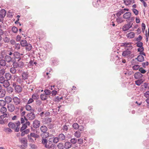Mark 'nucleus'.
<instances>
[{
  "mask_svg": "<svg viewBox=\"0 0 149 149\" xmlns=\"http://www.w3.org/2000/svg\"><path fill=\"white\" fill-rule=\"evenodd\" d=\"M26 116L29 120H33L36 117L35 114L33 112L28 113Z\"/></svg>",
  "mask_w": 149,
  "mask_h": 149,
  "instance_id": "obj_9",
  "label": "nucleus"
},
{
  "mask_svg": "<svg viewBox=\"0 0 149 149\" xmlns=\"http://www.w3.org/2000/svg\"><path fill=\"white\" fill-rule=\"evenodd\" d=\"M20 44L22 46L25 47L26 46L28 43L26 40H24L21 41Z\"/></svg>",
  "mask_w": 149,
  "mask_h": 149,
  "instance_id": "obj_31",
  "label": "nucleus"
},
{
  "mask_svg": "<svg viewBox=\"0 0 149 149\" xmlns=\"http://www.w3.org/2000/svg\"><path fill=\"white\" fill-rule=\"evenodd\" d=\"M6 62L4 59H0V65L2 67H4L6 66Z\"/></svg>",
  "mask_w": 149,
  "mask_h": 149,
  "instance_id": "obj_25",
  "label": "nucleus"
},
{
  "mask_svg": "<svg viewBox=\"0 0 149 149\" xmlns=\"http://www.w3.org/2000/svg\"><path fill=\"white\" fill-rule=\"evenodd\" d=\"M6 104V102L5 101L3 100H0V105L1 106H3L5 105Z\"/></svg>",
  "mask_w": 149,
  "mask_h": 149,
  "instance_id": "obj_60",
  "label": "nucleus"
},
{
  "mask_svg": "<svg viewBox=\"0 0 149 149\" xmlns=\"http://www.w3.org/2000/svg\"><path fill=\"white\" fill-rule=\"evenodd\" d=\"M40 97L42 100L44 101L47 99L48 96L45 94H41L40 95Z\"/></svg>",
  "mask_w": 149,
  "mask_h": 149,
  "instance_id": "obj_28",
  "label": "nucleus"
},
{
  "mask_svg": "<svg viewBox=\"0 0 149 149\" xmlns=\"http://www.w3.org/2000/svg\"><path fill=\"white\" fill-rule=\"evenodd\" d=\"M124 3L126 5H128L131 3L132 1L131 0H125Z\"/></svg>",
  "mask_w": 149,
  "mask_h": 149,
  "instance_id": "obj_53",
  "label": "nucleus"
},
{
  "mask_svg": "<svg viewBox=\"0 0 149 149\" xmlns=\"http://www.w3.org/2000/svg\"><path fill=\"white\" fill-rule=\"evenodd\" d=\"M40 130L42 132L45 133L48 130L47 127L45 125H43L40 127Z\"/></svg>",
  "mask_w": 149,
  "mask_h": 149,
  "instance_id": "obj_16",
  "label": "nucleus"
},
{
  "mask_svg": "<svg viewBox=\"0 0 149 149\" xmlns=\"http://www.w3.org/2000/svg\"><path fill=\"white\" fill-rule=\"evenodd\" d=\"M134 19V17H132L130 18L129 19V20H126V21L127 22L130 23H131L132 22Z\"/></svg>",
  "mask_w": 149,
  "mask_h": 149,
  "instance_id": "obj_52",
  "label": "nucleus"
},
{
  "mask_svg": "<svg viewBox=\"0 0 149 149\" xmlns=\"http://www.w3.org/2000/svg\"><path fill=\"white\" fill-rule=\"evenodd\" d=\"M12 98L10 96H6L5 98V100L6 103L9 104L11 102Z\"/></svg>",
  "mask_w": 149,
  "mask_h": 149,
  "instance_id": "obj_26",
  "label": "nucleus"
},
{
  "mask_svg": "<svg viewBox=\"0 0 149 149\" xmlns=\"http://www.w3.org/2000/svg\"><path fill=\"white\" fill-rule=\"evenodd\" d=\"M15 49H19L20 48V44L19 43H15Z\"/></svg>",
  "mask_w": 149,
  "mask_h": 149,
  "instance_id": "obj_61",
  "label": "nucleus"
},
{
  "mask_svg": "<svg viewBox=\"0 0 149 149\" xmlns=\"http://www.w3.org/2000/svg\"><path fill=\"white\" fill-rule=\"evenodd\" d=\"M19 141L22 144L24 147H26L27 146V140L26 138H23L19 139Z\"/></svg>",
  "mask_w": 149,
  "mask_h": 149,
  "instance_id": "obj_3",
  "label": "nucleus"
},
{
  "mask_svg": "<svg viewBox=\"0 0 149 149\" xmlns=\"http://www.w3.org/2000/svg\"><path fill=\"white\" fill-rule=\"evenodd\" d=\"M26 110L27 111H30L31 110V107L30 105H28L27 104H26L25 107Z\"/></svg>",
  "mask_w": 149,
  "mask_h": 149,
  "instance_id": "obj_59",
  "label": "nucleus"
},
{
  "mask_svg": "<svg viewBox=\"0 0 149 149\" xmlns=\"http://www.w3.org/2000/svg\"><path fill=\"white\" fill-rule=\"evenodd\" d=\"M143 82L142 79H138L135 81L136 84L138 86H139Z\"/></svg>",
  "mask_w": 149,
  "mask_h": 149,
  "instance_id": "obj_33",
  "label": "nucleus"
},
{
  "mask_svg": "<svg viewBox=\"0 0 149 149\" xmlns=\"http://www.w3.org/2000/svg\"><path fill=\"white\" fill-rule=\"evenodd\" d=\"M26 50L28 51H30L32 48V46L30 44H28L26 46Z\"/></svg>",
  "mask_w": 149,
  "mask_h": 149,
  "instance_id": "obj_41",
  "label": "nucleus"
},
{
  "mask_svg": "<svg viewBox=\"0 0 149 149\" xmlns=\"http://www.w3.org/2000/svg\"><path fill=\"white\" fill-rule=\"evenodd\" d=\"M14 90L11 87H8L7 88V91L9 93H11Z\"/></svg>",
  "mask_w": 149,
  "mask_h": 149,
  "instance_id": "obj_37",
  "label": "nucleus"
},
{
  "mask_svg": "<svg viewBox=\"0 0 149 149\" xmlns=\"http://www.w3.org/2000/svg\"><path fill=\"white\" fill-rule=\"evenodd\" d=\"M13 55L15 59H18L17 61H19L21 59L20 54L18 52H15L13 53Z\"/></svg>",
  "mask_w": 149,
  "mask_h": 149,
  "instance_id": "obj_11",
  "label": "nucleus"
},
{
  "mask_svg": "<svg viewBox=\"0 0 149 149\" xmlns=\"http://www.w3.org/2000/svg\"><path fill=\"white\" fill-rule=\"evenodd\" d=\"M52 119L51 118L46 117L42 120V122L45 124H48L52 122Z\"/></svg>",
  "mask_w": 149,
  "mask_h": 149,
  "instance_id": "obj_7",
  "label": "nucleus"
},
{
  "mask_svg": "<svg viewBox=\"0 0 149 149\" xmlns=\"http://www.w3.org/2000/svg\"><path fill=\"white\" fill-rule=\"evenodd\" d=\"M140 68V66L138 65H135L132 67V69L134 70H137Z\"/></svg>",
  "mask_w": 149,
  "mask_h": 149,
  "instance_id": "obj_49",
  "label": "nucleus"
},
{
  "mask_svg": "<svg viewBox=\"0 0 149 149\" xmlns=\"http://www.w3.org/2000/svg\"><path fill=\"white\" fill-rule=\"evenodd\" d=\"M125 12V11H124L122 9H121L119 10L118 13H116V15L117 17H119L121 14H123Z\"/></svg>",
  "mask_w": 149,
  "mask_h": 149,
  "instance_id": "obj_39",
  "label": "nucleus"
},
{
  "mask_svg": "<svg viewBox=\"0 0 149 149\" xmlns=\"http://www.w3.org/2000/svg\"><path fill=\"white\" fill-rule=\"evenodd\" d=\"M132 26V24L128 23V24L124 25L123 27V30L124 31H126L131 28Z\"/></svg>",
  "mask_w": 149,
  "mask_h": 149,
  "instance_id": "obj_5",
  "label": "nucleus"
},
{
  "mask_svg": "<svg viewBox=\"0 0 149 149\" xmlns=\"http://www.w3.org/2000/svg\"><path fill=\"white\" fill-rule=\"evenodd\" d=\"M69 126V125H67L66 124L63 125L62 128L61 130L63 132L65 133L68 131Z\"/></svg>",
  "mask_w": 149,
  "mask_h": 149,
  "instance_id": "obj_18",
  "label": "nucleus"
},
{
  "mask_svg": "<svg viewBox=\"0 0 149 149\" xmlns=\"http://www.w3.org/2000/svg\"><path fill=\"white\" fill-rule=\"evenodd\" d=\"M79 125L77 123H74L72 125V127L75 130L78 129L79 127Z\"/></svg>",
  "mask_w": 149,
  "mask_h": 149,
  "instance_id": "obj_42",
  "label": "nucleus"
},
{
  "mask_svg": "<svg viewBox=\"0 0 149 149\" xmlns=\"http://www.w3.org/2000/svg\"><path fill=\"white\" fill-rule=\"evenodd\" d=\"M12 62H13V65L14 68H17L19 67V65H18V63H17L15 61H12Z\"/></svg>",
  "mask_w": 149,
  "mask_h": 149,
  "instance_id": "obj_38",
  "label": "nucleus"
},
{
  "mask_svg": "<svg viewBox=\"0 0 149 149\" xmlns=\"http://www.w3.org/2000/svg\"><path fill=\"white\" fill-rule=\"evenodd\" d=\"M32 97L34 100H37L39 98V96L37 94L34 93L32 95Z\"/></svg>",
  "mask_w": 149,
  "mask_h": 149,
  "instance_id": "obj_44",
  "label": "nucleus"
},
{
  "mask_svg": "<svg viewBox=\"0 0 149 149\" xmlns=\"http://www.w3.org/2000/svg\"><path fill=\"white\" fill-rule=\"evenodd\" d=\"M8 81V80L6 79L2 84H3V86L5 88H7L10 85V84Z\"/></svg>",
  "mask_w": 149,
  "mask_h": 149,
  "instance_id": "obj_19",
  "label": "nucleus"
},
{
  "mask_svg": "<svg viewBox=\"0 0 149 149\" xmlns=\"http://www.w3.org/2000/svg\"><path fill=\"white\" fill-rule=\"evenodd\" d=\"M134 76L136 79H139L142 77L143 75L140 72H138L134 74Z\"/></svg>",
  "mask_w": 149,
  "mask_h": 149,
  "instance_id": "obj_15",
  "label": "nucleus"
},
{
  "mask_svg": "<svg viewBox=\"0 0 149 149\" xmlns=\"http://www.w3.org/2000/svg\"><path fill=\"white\" fill-rule=\"evenodd\" d=\"M5 77L6 80H10L12 79V75L9 72L6 73L5 74Z\"/></svg>",
  "mask_w": 149,
  "mask_h": 149,
  "instance_id": "obj_22",
  "label": "nucleus"
},
{
  "mask_svg": "<svg viewBox=\"0 0 149 149\" xmlns=\"http://www.w3.org/2000/svg\"><path fill=\"white\" fill-rule=\"evenodd\" d=\"M40 123L37 120H35L33 121V126L35 128H38L40 126Z\"/></svg>",
  "mask_w": 149,
  "mask_h": 149,
  "instance_id": "obj_4",
  "label": "nucleus"
},
{
  "mask_svg": "<svg viewBox=\"0 0 149 149\" xmlns=\"http://www.w3.org/2000/svg\"><path fill=\"white\" fill-rule=\"evenodd\" d=\"M56 146L54 144H52L50 146L49 149H56Z\"/></svg>",
  "mask_w": 149,
  "mask_h": 149,
  "instance_id": "obj_58",
  "label": "nucleus"
},
{
  "mask_svg": "<svg viewBox=\"0 0 149 149\" xmlns=\"http://www.w3.org/2000/svg\"><path fill=\"white\" fill-rule=\"evenodd\" d=\"M29 76V73L28 72H23L22 74V79H21L20 78H18V80L19 79L20 81H22V79L24 80L27 79L28 77Z\"/></svg>",
  "mask_w": 149,
  "mask_h": 149,
  "instance_id": "obj_2",
  "label": "nucleus"
},
{
  "mask_svg": "<svg viewBox=\"0 0 149 149\" xmlns=\"http://www.w3.org/2000/svg\"><path fill=\"white\" fill-rule=\"evenodd\" d=\"M138 61L140 62H142L144 61V57L143 56L141 55H139L137 57Z\"/></svg>",
  "mask_w": 149,
  "mask_h": 149,
  "instance_id": "obj_24",
  "label": "nucleus"
},
{
  "mask_svg": "<svg viewBox=\"0 0 149 149\" xmlns=\"http://www.w3.org/2000/svg\"><path fill=\"white\" fill-rule=\"evenodd\" d=\"M13 86L14 87L15 91L16 93H19L22 92V88L20 86L16 85L15 83H13Z\"/></svg>",
  "mask_w": 149,
  "mask_h": 149,
  "instance_id": "obj_1",
  "label": "nucleus"
},
{
  "mask_svg": "<svg viewBox=\"0 0 149 149\" xmlns=\"http://www.w3.org/2000/svg\"><path fill=\"white\" fill-rule=\"evenodd\" d=\"M77 142V139L76 138H72L70 140V142L71 143V144H75Z\"/></svg>",
  "mask_w": 149,
  "mask_h": 149,
  "instance_id": "obj_34",
  "label": "nucleus"
},
{
  "mask_svg": "<svg viewBox=\"0 0 149 149\" xmlns=\"http://www.w3.org/2000/svg\"><path fill=\"white\" fill-rule=\"evenodd\" d=\"M58 138L60 141H65V139L66 136L63 133L59 134L58 136Z\"/></svg>",
  "mask_w": 149,
  "mask_h": 149,
  "instance_id": "obj_8",
  "label": "nucleus"
},
{
  "mask_svg": "<svg viewBox=\"0 0 149 149\" xmlns=\"http://www.w3.org/2000/svg\"><path fill=\"white\" fill-rule=\"evenodd\" d=\"M4 42L5 43H8L10 42V38L7 37H6L3 38Z\"/></svg>",
  "mask_w": 149,
  "mask_h": 149,
  "instance_id": "obj_47",
  "label": "nucleus"
},
{
  "mask_svg": "<svg viewBox=\"0 0 149 149\" xmlns=\"http://www.w3.org/2000/svg\"><path fill=\"white\" fill-rule=\"evenodd\" d=\"M139 70L141 72V73L142 74L145 73L146 72V70L143 69V68L141 67L139 69Z\"/></svg>",
  "mask_w": 149,
  "mask_h": 149,
  "instance_id": "obj_50",
  "label": "nucleus"
},
{
  "mask_svg": "<svg viewBox=\"0 0 149 149\" xmlns=\"http://www.w3.org/2000/svg\"><path fill=\"white\" fill-rule=\"evenodd\" d=\"M125 47H129V49H131L133 48V47L131 45V43L125 42Z\"/></svg>",
  "mask_w": 149,
  "mask_h": 149,
  "instance_id": "obj_29",
  "label": "nucleus"
},
{
  "mask_svg": "<svg viewBox=\"0 0 149 149\" xmlns=\"http://www.w3.org/2000/svg\"><path fill=\"white\" fill-rule=\"evenodd\" d=\"M7 111V109L6 107H2L1 108L0 112L2 113H6Z\"/></svg>",
  "mask_w": 149,
  "mask_h": 149,
  "instance_id": "obj_35",
  "label": "nucleus"
},
{
  "mask_svg": "<svg viewBox=\"0 0 149 149\" xmlns=\"http://www.w3.org/2000/svg\"><path fill=\"white\" fill-rule=\"evenodd\" d=\"M7 108L8 110L11 112L14 111L15 109V107L14 105L11 104H8L7 106Z\"/></svg>",
  "mask_w": 149,
  "mask_h": 149,
  "instance_id": "obj_10",
  "label": "nucleus"
},
{
  "mask_svg": "<svg viewBox=\"0 0 149 149\" xmlns=\"http://www.w3.org/2000/svg\"><path fill=\"white\" fill-rule=\"evenodd\" d=\"M81 133L78 130L75 132L74 135L77 138H79L81 136Z\"/></svg>",
  "mask_w": 149,
  "mask_h": 149,
  "instance_id": "obj_32",
  "label": "nucleus"
},
{
  "mask_svg": "<svg viewBox=\"0 0 149 149\" xmlns=\"http://www.w3.org/2000/svg\"><path fill=\"white\" fill-rule=\"evenodd\" d=\"M131 16V13L130 12H127L125 13L123 15V18L125 19L129 20Z\"/></svg>",
  "mask_w": 149,
  "mask_h": 149,
  "instance_id": "obj_13",
  "label": "nucleus"
},
{
  "mask_svg": "<svg viewBox=\"0 0 149 149\" xmlns=\"http://www.w3.org/2000/svg\"><path fill=\"white\" fill-rule=\"evenodd\" d=\"M6 13V11L4 9H1L0 11V14H1L4 17L5 16Z\"/></svg>",
  "mask_w": 149,
  "mask_h": 149,
  "instance_id": "obj_43",
  "label": "nucleus"
},
{
  "mask_svg": "<svg viewBox=\"0 0 149 149\" xmlns=\"http://www.w3.org/2000/svg\"><path fill=\"white\" fill-rule=\"evenodd\" d=\"M116 21L118 23H121L123 22L122 18L119 17L116 19Z\"/></svg>",
  "mask_w": 149,
  "mask_h": 149,
  "instance_id": "obj_54",
  "label": "nucleus"
},
{
  "mask_svg": "<svg viewBox=\"0 0 149 149\" xmlns=\"http://www.w3.org/2000/svg\"><path fill=\"white\" fill-rule=\"evenodd\" d=\"M57 146L60 149H63L64 148H65L64 145H63V143L61 142L58 143Z\"/></svg>",
  "mask_w": 149,
  "mask_h": 149,
  "instance_id": "obj_36",
  "label": "nucleus"
},
{
  "mask_svg": "<svg viewBox=\"0 0 149 149\" xmlns=\"http://www.w3.org/2000/svg\"><path fill=\"white\" fill-rule=\"evenodd\" d=\"M136 46L138 47H143V43L140 42H137L136 43Z\"/></svg>",
  "mask_w": 149,
  "mask_h": 149,
  "instance_id": "obj_48",
  "label": "nucleus"
},
{
  "mask_svg": "<svg viewBox=\"0 0 149 149\" xmlns=\"http://www.w3.org/2000/svg\"><path fill=\"white\" fill-rule=\"evenodd\" d=\"M27 126L23 124H22V126L20 128V132H22L23 130H25L27 128Z\"/></svg>",
  "mask_w": 149,
  "mask_h": 149,
  "instance_id": "obj_46",
  "label": "nucleus"
},
{
  "mask_svg": "<svg viewBox=\"0 0 149 149\" xmlns=\"http://www.w3.org/2000/svg\"><path fill=\"white\" fill-rule=\"evenodd\" d=\"M59 141H60L58 136L54 137L53 139V142L54 143H56Z\"/></svg>",
  "mask_w": 149,
  "mask_h": 149,
  "instance_id": "obj_56",
  "label": "nucleus"
},
{
  "mask_svg": "<svg viewBox=\"0 0 149 149\" xmlns=\"http://www.w3.org/2000/svg\"><path fill=\"white\" fill-rule=\"evenodd\" d=\"M18 29L15 26H13L11 28L12 31L14 33H16L18 31Z\"/></svg>",
  "mask_w": 149,
  "mask_h": 149,
  "instance_id": "obj_40",
  "label": "nucleus"
},
{
  "mask_svg": "<svg viewBox=\"0 0 149 149\" xmlns=\"http://www.w3.org/2000/svg\"><path fill=\"white\" fill-rule=\"evenodd\" d=\"M148 64L149 63L148 61H146V62H143L142 63L143 67L144 68H145L146 66L148 65Z\"/></svg>",
  "mask_w": 149,
  "mask_h": 149,
  "instance_id": "obj_63",
  "label": "nucleus"
},
{
  "mask_svg": "<svg viewBox=\"0 0 149 149\" xmlns=\"http://www.w3.org/2000/svg\"><path fill=\"white\" fill-rule=\"evenodd\" d=\"M6 93L5 90L4 89H2L0 90V98L4 97L5 96Z\"/></svg>",
  "mask_w": 149,
  "mask_h": 149,
  "instance_id": "obj_23",
  "label": "nucleus"
},
{
  "mask_svg": "<svg viewBox=\"0 0 149 149\" xmlns=\"http://www.w3.org/2000/svg\"><path fill=\"white\" fill-rule=\"evenodd\" d=\"M18 63V65H19V67L20 68H22L24 66V63L22 61H20Z\"/></svg>",
  "mask_w": 149,
  "mask_h": 149,
  "instance_id": "obj_62",
  "label": "nucleus"
},
{
  "mask_svg": "<svg viewBox=\"0 0 149 149\" xmlns=\"http://www.w3.org/2000/svg\"><path fill=\"white\" fill-rule=\"evenodd\" d=\"M65 148L66 149H68L71 148L72 146V144L69 141H67L64 143Z\"/></svg>",
  "mask_w": 149,
  "mask_h": 149,
  "instance_id": "obj_14",
  "label": "nucleus"
},
{
  "mask_svg": "<svg viewBox=\"0 0 149 149\" xmlns=\"http://www.w3.org/2000/svg\"><path fill=\"white\" fill-rule=\"evenodd\" d=\"M63 97H59V96H57L56 97L55 99V102H59L62 99Z\"/></svg>",
  "mask_w": 149,
  "mask_h": 149,
  "instance_id": "obj_51",
  "label": "nucleus"
},
{
  "mask_svg": "<svg viewBox=\"0 0 149 149\" xmlns=\"http://www.w3.org/2000/svg\"><path fill=\"white\" fill-rule=\"evenodd\" d=\"M135 35L134 32H130L127 34L126 36L129 38L131 39L134 37Z\"/></svg>",
  "mask_w": 149,
  "mask_h": 149,
  "instance_id": "obj_20",
  "label": "nucleus"
},
{
  "mask_svg": "<svg viewBox=\"0 0 149 149\" xmlns=\"http://www.w3.org/2000/svg\"><path fill=\"white\" fill-rule=\"evenodd\" d=\"M45 92V94L48 95H49L51 93V91L49 90H45L44 91Z\"/></svg>",
  "mask_w": 149,
  "mask_h": 149,
  "instance_id": "obj_55",
  "label": "nucleus"
},
{
  "mask_svg": "<svg viewBox=\"0 0 149 149\" xmlns=\"http://www.w3.org/2000/svg\"><path fill=\"white\" fill-rule=\"evenodd\" d=\"M8 127L12 129L15 128L16 127V125L13 123L10 122H9L8 125Z\"/></svg>",
  "mask_w": 149,
  "mask_h": 149,
  "instance_id": "obj_30",
  "label": "nucleus"
},
{
  "mask_svg": "<svg viewBox=\"0 0 149 149\" xmlns=\"http://www.w3.org/2000/svg\"><path fill=\"white\" fill-rule=\"evenodd\" d=\"M144 96L146 98H148L149 97V91H146L145 93H144Z\"/></svg>",
  "mask_w": 149,
  "mask_h": 149,
  "instance_id": "obj_64",
  "label": "nucleus"
},
{
  "mask_svg": "<svg viewBox=\"0 0 149 149\" xmlns=\"http://www.w3.org/2000/svg\"><path fill=\"white\" fill-rule=\"evenodd\" d=\"M10 72L11 73L13 74H15L16 73V70L15 68L12 67L10 69Z\"/></svg>",
  "mask_w": 149,
  "mask_h": 149,
  "instance_id": "obj_45",
  "label": "nucleus"
},
{
  "mask_svg": "<svg viewBox=\"0 0 149 149\" xmlns=\"http://www.w3.org/2000/svg\"><path fill=\"white\" fill-rule=\"evenodd\" d=\"M29 131L30 130L29 129H27L25 130H23L22 132H22L21 135V136H24L25 134H28Z\"/></svg>",
  "mask_w": 149,
  "mask_h": 149,
  "instance_id": "obj_27",
  "label": "nucleus"
},
{
  "mask_svg": "<svg viewBox=\"0 0 149 149\" xmlns=\"http://www.w3.org/2000/svg\"><path fill=\"white\" fill-rule=\"evenodd\" d=\"M13 100L14 103L16 105L20 104L21 103L20 99L17 97H14Z\"/></svg>",
  "mask_w": 149,
  "mask_h": 149,
  "instance_id": "obj_6",
  "label": "nucleus"
},
{
  "mask_svg": "<svg viewBox=\"0 0 149 149\" xmlns=\"http://www.w3.org/2000/svg\"><path fill=\"white\" fill-rule=\"evenodd\" d=\"M129 49L127 48L126 50L123 52L122 54V55L123 56L126 57L127 56H129L131 54V51H130L128 50Z\"/></svg>",
  "mask_w": 149,
  "mask_h": 149,
  "instance_id": "obj_12",
  "label": "nucleus"
},
{
  "mask_svg": "<svg viewBox=\"0 0 149 149\" xmlns=\"http://www.w3.org/2000/svg\"><path fill=\"white\" fill-rule=\"evenodd\" d=\"M5 77L2 76H0V83L2 84L5 80Z\"/></svg>",
  "mask_w": 149,
  "mask_h": 149,
  "instance_id": "obj_57",
  "label": "nucleus"
},
{
  "mask_svg": "<svg viewBox=\"0 0 149 149\" xmlns=\"http://www.w3.org/2000/svg\"><path fill=\"white\" fill-rule=\"evenodd\" d=\"M4 59L7 63H9L12 61L11 57L8 55H6L5 56Z\"/></svg>",
  "mask_w": 149,
  "mask_h": 149,
  "instance_id": "obj_17",
  "label": "nucleus"
},
{
  "mask_svg": "<svg viewBox=\"0 0 149 149\" xmlns=\"http://www.w3.org/2000/svg\"><path fill=\"white\" fill-rule=\"evenodd\" d=\"M40 136L42 139H46L49 136V133L47 132L45 133L42 132L40 134Z\"/></svg>",
  "mask_w": 149,
  "mask_h": 149,
  "instance_id": "obj_21",
  "label": "nucleus"
}]
</instances>
